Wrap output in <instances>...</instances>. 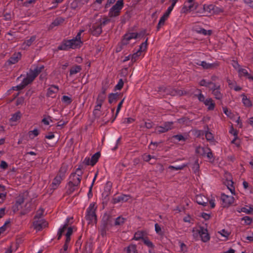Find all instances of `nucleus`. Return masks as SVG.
<instances>
[{
  "instance_id": "nucleus-62",
  "label": "nucleus",
  "mask_w": 253,
  "mask_h": 253,
  "mask_svg": "<svg viewBox=\"0 0 253 253\" xmlns=\"http://www.w3.org/2000/svg\"><path fill=\"white\" fill-rule=\"evenodd\" d=\"M134 120L131 118H125L124 119L123 123L128 124L132 123V122H134Z\"/></svg>"
},
{
  "instance_id": "nucleus-30",
  "label": "nucleus",
  "mask_w": 253,
  "mask_h": 253,
  "mask_svg": "<svg viewBox=\"0 0 253 253\" xmlns=\"http://www.w3.org/2000/svg\"><path fill=\"white\" fill-rule=\"evenodd\" d=\"M169 16L167 15V14H166L165 13H164V14L162 15V16L160 18V19L159 21V23L158 24L157 26V30H159L162 26H163L166 20L168 19L169 18Z\"/></svg>"
},
{
  "instance_id": "nucleus-21",
  "label": "nucleus",
  "mask_w": 253,
  "mask_h": 253,
  "mask_svg": "<svg viewBox=\"0 0 253 253\" xmlns=\"http://www.w3.org/2000/svg\"><path fill=\"white\" fill-rule=\"evenodd\" d=\"M111 227V225L108 222L102 224L100 228V233L102 236H104L107 234V231H108Z\"/></svg>"
},
{
  "instance_id": "nucleus-17",
  "label": "nucleus",
  "mask_w": 253,
  "mask_h": 253,
  "mask_svg": "<svg viewBox=\"0 0 253 253\" xmlns=\"http://www.w3.org/2000/svg\"><path fill=\"white\" fill-rule=\"evenodd\" d=\"M203 8L205 12L208 13H214L215 12L221 11V10L218 8L217 7H215L212 4L206 5L203 6Z\"/></svg>"
},
{
  "instance_id": "nucleus-32",
  "label": "nucleus",
  "mask_w": 253,
  "mask_h": 253,
  "mask_svg": "<svg viewBox=\"0 0 253 253\" xmlns=\"http://www.w3.org/2000/svg\"><path fill=\"white\" fill-rule=\"evenodd\" d=\"M106 98L105 91H103L99 94L96 101V103L102 104Z\"/></svg>"
},
{
  "instance_id": "nucleus-45",
  "label": "nucleus",
  "mask_w": 253,
  "mask_h": 253,
  "mask_svg": "<svg viewBox=\"0 0 253 253\" xmlns=\"http://www.w3.org/2000/svg\"><path fill=\"white\" fill-rule=\"evenodd\" d=\"M125 222V218L121 217L119 216L118 217L115 221V225H120L122 224H123Z\"/></svg>"
},
{
  "instance_id": "nucleus-64",
  "label": "nucleus",
  "mask_w": 253,
  "mask_h": 253,
  "mask_svg": "<svg viewBox=\"0 0 253 253\" xmlns=\"http://www.w3.org/2000/svg\"><path fill=\"white\" fill-rule=\"evenodd\" d=\"M211 208H214L215 207V200L214 199H211V200H209V202Z\"/></svg>"
},
{
  "instance_id": "nucleus-15",
  "label": "nucleus",
  "mask_w": 253,
  "mask_h": 253,
  "mask_svg": "<svg viewBox=\"0 0 253 253\" xmlns=\"http://www.w3.org/2000/svg\"><path fill=\"white\" fill-rule=\"evenodd\" d=\"M195 201L199 205L205 207L208 204L209 199L205 196L199 194L196 196Z\"/></svg>"
},
{
  "instance_id": "nucleus-41",
  "label": "nucleus",
  "mask_w": 253,
  "mask_h": 253,
  "mask_svg": "<svg viewBox=\"0 0 253 253\" xmlns=\"http://www.w3.org/2000/svg\"><path fill=\"white\" fill-rule=\"evenodd\" d=\"M100 156V154L99 152H96L90 158L92 166H94L97 163Z\"/></svg>"
},
{
  "instance_id": "nucleus-55",
  "label": "nucleus",
  "mask_w": 253,
  "mask_h": 253,
  "mask_svg": "<svg viewBox=\"0 0 253 253\" xmlns=\"http://www.w3.org/2000/svg\"><path fill=\"white\" fill-rule=\"evenodd\" d=\"M123 85L124 82L122 79H120L117 84L116 85L115 88L117 89L120 90L123 87Z\"/></svg>"
},
{
  "instance_id": "nucleus-29",
  "label": "nucleus",
  "mask_w": 253,
  "mask_h": 253,
  "mask_svg": "<svg viewBox=\"0 0 253 253\" xmlns=\"http://www.w3.org/2000/svg\"><path fill=\"white\" fill-rule=\"evenodd\" d=\"M64 21V19L62 17H57L50 24V28H53L55 26H57L63 23Z\"/></svg>"
},
{
  "instance_id": "nucleus-35",
  "label": "nucleus",
  "mask_w": 253,
  "mask_h": 253,
  "mask_svg": "<svg viewBox=\"0 0 253 253\" xmlns=\"http://www.w3.org/2000/svg\"><path fill=\"white\" fill-rule=\"evenodd\" d=\"M125 251L126 253H137L136 246L133 244H131L128 246Z\"/></svg>"
},
{
  "instance_id": "nucleus-28",
  "label": "nucleus",
  "mask_w": 253,
  "mask_h": 253,
  "mask_svg": "<svg viewBox=\"0 0 253 253\" xmlns=\"http://www.w3.org/2000/svg\"><path fill=\"white\" fill-rule=\"evenodd\" d=\"M208 150H210V149L208 147L199 146L196 148V152L199 155L204 156L206 155Z\"/></svg>"
},
{
  "instance_id": "nucleus-46",
  "label": "nucleus",
  "mask_w": 253,
  "mask_h": 253,
  "mask_svg": "<svg viewBox=\"0 0 253 253\" xmlns=\"http://www.w3.org/2000/svg\"><path fill=\"white\" fill-rule=\"evenodd\" d=\"M205 136L208 141H212L214 139L213 135L211 132L206 131Z\"/></svg>"
},
{
  "instance_id": "nucleus-51",
  "label": "nucleus",
  "mask_w": 253,
  "mask_h": 253,
  "mask_svg": "<svg viewBox=\"0 0 253 253\" xmlns=\"http://www.w3.org/2000/svg\"><path fill=\"white\" fill-rule=\"evenodd\" d=\"M198 32L200 34H202L204 35H210L211 34V31L209 30L207 31L206 30L204 29H200L199 31H198Z\"/></svg>"
},
{
  "instance_id": "nucleus-36",
  "label": "nucleus",
  "mask_w": 253,
  "mask_h": 253,
  "mask_svg": "<svg viewBox=\"0 0 253 253\" xmlns=\"http://www.w3.org/2000/svg\"><path fill=\"white\" fill-rule=\"evenodd\" d=\"M239 212H243L246 214L252 213L253 211V207L251 206L247 207H243L240 210L237 211Z\"/></svg>"
},
{
  "instance_id": "nucleus-33",
  "label": "nucleus",
  "mask_w": 253,
  "mask_h": 253,
  "mask_svg": "<svg viewBox=\"0 0 253 253\" xmlns=\"http://www.w3.org/2000/svg\"><path fill=\"white\" fill-rule=\"evenodd\" d=\"M213 84H214V83H213L211 81H208L205 79H203L199 82V84L201 86L209 87V89H210V88L211 87V85L212 86L213 85Z\"/></svg>"
},
{
  "instance_id": "nucleus-19",
  "label": "nucleus",
  "mask_w": 253,
  "mask_h": 253,
  "mask_svg": "<svg viewBox=\"0 0 253 253\" xmlns=\"http://www.w3.org/2000/svg\"><path fill=\"white\" fill-rule=\"evenodd\" d=\"M64 178L62 177L61 175H58L54 178L52 184L51 186L53 189H56L60 184L61 181L63 180Z\"/></svg>"
},
{
  "instance_id": "nucleus-61",
  "label": "nucleus",
  "mask_w": 253,
  "mask_h": 253,
  "mask_svg": "<svg viewBox=\"0 0 253 253\" xmlns=\"http://www.w3.org/2000/svg\"><path fill=\"white\" fill-rule=\"evenodd\" d=\"M155 230L157 234H162L161 228L160 226L158 223H156L155 224Z\"/></svg>"
},
{
  "instance_id": "nucleus-57",
  "label": "nucleus",
  "mask_w": 253,
  "mask_h": 253,
  "mask_svg": "<svg viewBox=\"0 0 253 253\" xmlns=\"http://www.w3.org/2000/svg\"><path fill=\"white\" fill-rule=\"evenodd\" d=\"M173 137L179 141L181 140L184 141L185 140L184 137L181 134H177L174 135Z\"/></svg>"
},
{
  "instance_id": "nucleus-12",
  "label": "nucleus",
  "mask_w": 253,
  "mask_h": 253,
  "mask_svg": "<svg viewBox=\"0 0 253 253\" xmlns=\"http://www.w3.org/2000/svg\"><path fill=\"white\" fill-rule=\"evenodd\" d=\"M172 122H166L162 126H156L155 131L159 133L166 132L172 128Z\"/></svg>"
},
{
  "instance_id": "nucleus-14",
  "label": "nucleus",
  "mask_w": 253,
  "mask_h": 253,
  "mask_svg": "<svg viewBox=\"0 0 253 253\" xmlns=\"http://www.w3.org/2000/svg\"><path fill=\"white\" fill-rule=\"evenodd\" d=\"M89 32L93 36H98L100 35L102 32V27L96 22L93 24L92 27L90 28Z\"/></svg>"
},
{
  "instance_id": "nucleus-63",
  "label": "nucleus",
  "mask_w": 253,
  "mask_h": 253,
  "mask_svg": "<svg viewBox=\"0 0 253 253\" xmlns=\"http://www.w3.org/2000/svg\"><path fill=\"white\" fill-rule=\"evenodd\" d=\"M206 154L207 155V158L210 160H211L213 158V154L210 149V150L207 151Z\"/></svg>"
},
{
  "instance_id": "nucleus-31",
  "label": "nucleus",
  "mask_w": 253,
  "mask_h": 253,
  "mask_svg": "<svg viewBox=\"0 0 253 253\" xmlns=\"http://www.w3.org/2000/svg\"><path fill=\"white\" fill-rule=\"evenodd\" d=\"M35 36L31 37L29 39L25 41L22 45V48L24 49H26L28 47L31 45L33 42L35 40Z\"/></svg>"
},
{
  "instance_id": "nucleus-10",
  "label": "nucleus",
  "mask_w": 253,
  "mask_h": 253,
  "mask_svg": "<svg viewBox=\"0 0 253 253\" xmlns=\"http://www.w3.org/2000/svg\"><path fill=\"white\" fill-rule=\"evenodd\" d=\"M142 34L137 33H129L126 34L122 40V43L123 45H126L129 43V42L132 39H136L141 37Z\"/></svg>"
},
{
  "instance_id": "nucleus-9",
  "label": "nucleus",
  "mask_w": 253,
  "mask_h": 253,
  "mask_svg": "<svg viewBox=\"0 0 253 253\" xmlns=\"http://www.w3.org/2000/svg\"><path fill=\"white\" fill-rule=\"evenodd\" d=\"M28 196V192L27 191L25 192L22 194V195H19L18 196V199H17V211L21 210L20 212V213L22 215H24L26 214L28 211L29 210L28 209H25L22 210V206H21V204L23 202L24 200L26 197Z\"/></svg>"
},
{
  "instance_id": "nucleus-5",
  "label": "nucleus",
  "mask_w": 253,
  "mask_h": 253,
  "mask_svg": "<svg viewBox=\"0 0 253 253\" xmlns=\"http://www.w3.org/2000/svg\"><path fill=\"white\" fill-rule=\"evenodd\" d=\"M123 5V0H118L115 4L110 8L108 13L109 17L112 18L119 16Z\"/></svg>"
},
{
  "instance_id": "nucleus-13",
  "label": "nucleus",
  "mask_w": 253,
  "mask_h": 253,
  "mask_svg": "<svg viewBox=\"0 0 253 253\" xmlns=\"http://www.w3.org/2000/svg\"><path fill=\"white\" fill-rule=\"evenodd\" d=\"M210 89L211 91V93L215 99L220 100L222 98L223 95L220 91V85L219 84H213Z\"/></svg>"
},
{
  "instance_id": "nucleus-23",
  "label": "nucleus",
  "mask_w": 253,
  "mask_h": 253,
  "mask_svg": "<svg viewBox=\"0 0 253 253\" xmlns=\"http://www.w3.org/2000/svg\"><path fill=\"white\" fill-rule=\"evenodd\" d=\"M204 104L208 107L209 110H213L215 107V103L211 98H207Z\"/></svg>"
},
{
  "instance_id": "nucleus-40",
  "label": "nucleus",
  "mask_w": 253,
  "mask_h": 253,
  "mask_svg": "<svg viewBox=\"0 0 253 253\" xmlns=\"http://www.w3.org/2000/svg\"><path fill=\"white\" fill-rule=\"evenodd\" d=\"M67 169H68V166L65 164H63L59 170V173H58V175L61 174V176H62V177L64 178L65 176V174L66 173V171H67Z\"/></svg>"
},
{
  "instance_id": "nucleus-34",
  "label": "nucleus",
  "mask_w": 253,
  "mask_h": 253,
  "mask_svg": "<svg viewBox=\"0 0 253 253\" xmlns=\"http://www.w3.org/2000/svg\"><path fill=\"white\" fill-rule=\"evenodd\" d=\"M82 70V67L80 65H76L71 68L70 71V75L72 76L79 73Z\"/></svg>"
},
{
  "instance_id": "nucleus-8",
  "label": "nucleus",
  "mask_w": 253,
  "mask_h": 253,
  "mask_svg": "<svg viewBox=\"0 0 253 253\" xmlns=\"http://www.w3.org/2000/svg\"><path fill=\"white\" fill-rule=\"evenodd\" d=\"M233 66L237 70L240 78L245 77L250 81H253V75L249 73L247 69L241 67L237 63Z\"/></svg>"
},
{
  "instance_id": "nucleus-20",
  "label": "nucleus",
  "mask_w": 253,
  "mask_h": 253,
  "mask_svg": "<svg viewBox=\"0 0 253 253\" xmlns=\"http://www.w3.org/2000/svg\"><path fill=\"white\" fill-rule=\"evenodd\" d=\"M146 237V233L144 231H138L135 233L133 238L132 239L135 240L136 241H139L140 240H143Z\"/></svg>"
},
{
  "instance_id": "nucleus-27",
  "label": "nucleus",
  "mask_w": 253,
  "mask_h": 253,
  "mask_svg": "<svg viewBox=\"0 0 253 253\" xmlns=\"http://www.w3.org/2000/svg\"><path fill=\"white\" fill-rule=\"evenodd\" d=\"M242 97V103L244 105V106L246 107H251L252 106V103L250 99L245 95V94H242L241 95Z\"/></svg>"
},
{
  "instance_id": "nucleus-18",
  "label": "nucleus",
  "mask_w": 253,
  "mask_h": 253,
  "mask_svg": "<svg viewBox=\"0 0 253 253\" xmlns=\"http://www.w3.org/2000/svg\"><path fill=\"white\" fill-rule=\"evenodd\" d=\"M59 88L57 86L51 85L47 90V95L48 96L53 98L55 97L56 93L58 91Z\"/></svg>"
},
{
  "instance_id": "nucleus-54",
  "label": "nucleus",
  "mask_w": 253,
  "mask_h": 253,
  "mask_svg": "<svg viewBox=\"0 0 253 253\" xmlns=\"http://www.w3.org/2000/svg\"><path fill=\"white\" fill-rule=\"evenodd\" d=\"M15 55V53H14L13 54V56L12 57H11L7 61V63L9 65L10 64H14L16 63V57H14Z\"/></svg>"
},
{
  "instance_id": "nucleus-48",
  "label": "nucleus",
  "mask_w": 253,
  "mask_h": 253,
  "mask_svg": "<svg viewBox=\"0 0 253 253\" xmlns=\"http://www.w3.org/2000/svg\"><path fill=\"white\" fill-rule=\"evenodd\" d=\"M143 160L146 162H149L152 159H155L154 156H152L149 154H144L142 156Z\"/></svg>"
},
{
  "instance_id": "nucleus-39",
  "label": "nucleus",
  "mask_w": 253,
  "mask_h": 253,
  "mask_svg": "<svg viewBox=\"0 0 253 253\" xmlns=\"http://www.w3.org/2000/svg\"><path fill=\"white\" fill-rule=\"evenodd\" d=\"M197 65H200L204 69H210L213 67V64L207 63L206 61H201L196 63Z\"/></svg>"
},
{
  "instance_id": "nucleus-60",
  "label": "nucleus",
  "mask_w": 253,
  "mask_h": 253,
  "mask_svg": "<svg viewBox=\"0 0 253 253\" xmlns=\"http://www.w3.org/2000/svg\"><path fill=\"white\" fill-rule=\"evenodd\" d=\"M197 97L200 101L202 102L203 103H204L205 102V100H206V98H205V96L201 93H199L197 95Z\"/></svg>"
},
{
  "instance_id": "nucleus-3",
  "label": "nucleus",
  "mask_w": 253,
  "mask_h": 253,
  "mask_svg": "<svg viewBox=\"0 0 253 253\" xmlns=\"http://www.w3.org/2000/svg\"><path fill=\"white\" fill-rule=\"evenodd\" d=\"M96 209L97 207L95 206V204L91 203L86 209L85 219L88 221V224L96 222L97 218L95 213Z\"/></svg>"
},
{
  "instance_id": "nucleus-42",
  "label": "nucleus",
  "mask_w": 253,
  "mask_h": 253,
  "mask_svg": "<svg viewBox=\"0 0 253 253\" xmlns=\"http://www.w3.org/2000/svg\"><path fill=\"white\" fill-rule=\"evenodd\" d=\"M143 243L146 245L148 247L153 249L154 247V245L153 243L151 242L147 237H146L144 239H143Z\"/></svg>"
},
{
  "instance_id": "nucleus-24",
  "label": "nucleus",
  "mask_w": 253,
  "mask_h": 253,
  "mask_svg": "<svg viewBox=\"0 0 253 253\" xmlns=\"http://www.w3.org/2000/svg\"><path fill=\"white\" fill-rule=\"evenodd\" d=\"M101 104L96 103L94 109L93 111V115L95 118H99L100 117L101 113L100 110L102 106Z\"/></svg>"
},
{
  "instance_id": "nucleus-22",
  "label": "nucleus",
  "mask_w": 253,
  "mask_h": 253,
  "mask_svg": "<svg viewBox=\"0 0 253 253\" xmlns=\"http://www.w3.org/2000/svg\"><path fill=\"white\" fill-rule=\"evenodd\" d=\"M78 185L68 182L67 185V193L68 194H71L78 188Z\"/></svg>"
},
{
  "instance_id": "nucleus-49",
  "label": "nucleus",
  "mask_w": 253,
  "mask_h": 253,
  "mask_svg": "<svg viewBox=\"0 0 253 253\" xmlns=\"http://www.w3.org/2000/svg\"><path fill=\"white\" fill-rule=\"evenodd\" d=\"M185 166H186V165L177 166H176V167L173 166H169V169H171L175 170H178L182 169Z\"/></svg>"
},
{
  "instance_id": "nucleus-52",
  "label": "nucleus",
  "mask_w": 253,
  "mask_h": 253,
  "mask_svg": "<svg viewBox=\"0 0 253 253\" xmlns=\"http://www.w3.org/2000/svg\"><path fill=\"white\" fill-rule=\"evenodd\" d=\"M110 21V20L108 18H104L103 19V21H97V22L101 25L102 27V26H105L106 24L108 23Z\"/></svg>"
},
{
  "instance_id": "nucleus-4",
  "label": "nucleus",
  "mask_w": 253,
  "mask_h": 253,
  "mask_svg": "<svg viewBox=\"0 0 253 253\" xmlns=\"http://www.w3.org/2000/svg\"><path fill=\"white\" fill-rule=\"evenodd\" d=\"M147 40L148 39H147L146 41L139 46L138 50L131 54V62L132 63H134L144 57V52L147 48Z\"/></svg>"
},
{
  "instance_id": "nucleus-7",
  "label": "nucleus",
  "mask_w": 253,
  "mask_h": 253,
  "mask_svg": "<svg viewBox=\"0 0 253 253\" xmlns=\"http://www.w3.org/2000/svg\"><path fill=\"white\" fill-rule=\"evenodd\" d=\"M42 211H39L37 214L35 216V218H38L37 220L34 221L33 222V225L34 228L37 231H40L43 228H45L47 225V222L43 219H40V215L42 214Z\"/></svg>"
},
{
  "instance_id": "nucleus-50",
  "label": "nucleus",
  "mask_w": 253,
  "mask_h": 253,
  "mask_svg": "<svg viewBox=\"0 0 253 253\" xmlns=\"http://www.w3.org/2000/svg\"><path fill=\"white\" fill-rule=\"evenodd\" d=\"M192 169L195 173H196L197 171H198L199 169V165L198 164V160H196L194 164H193Z\"/></svg>"
},
{
  "instance_id": "nucleus-44",
  "label": "nucleus",
  "mask_w": 253,
  "mask_h": 253,
  "mask_svg": "<svg viewBox=\"0 0 253 253\" xmlns=\"http://www.w3.org/2000/svg\"><path fill=\"white\" fill-rule=\"evenodd\" d=\"M218 233L220 234L221 235V236L225 238L224 240L228 239V237L230 235V233L228 231H226L225 229H222L220 231H219Z\"/></svg>"
},
{
  "instance_id": "nucleus-43",
  "label": "nucleus",
  "mask_w": 253,
  "mask_h": 253,
  "mask_svg": "<svg viewBox=\"0 0 253 253\" xmlns=\"http://www.w3.org/2000/svg\"><path fill=\"white\" fill-rule=\"evenodd\" d=\"M61 100L63 103H64L67 105L70 104L72 101V98L71 97H69L68 96H66V95L63 96Z\"/></svg>"
},
{
  "instance_id": "nucleus-56",
  "label": "nucleus",
  "mask_w": 253,
  "mask_h": 253,
  "mask_svg": "<svg viewBox=\"0 0 253 253\" xmlns=\"http://www.w3.org/2000/svg\"><path fill=\"white\" fill-rule=\"evenodd\" d=\"M83 164H84L85 165H91L92 166V162L91 161V159L89 157H86L83 162Z\"/></svg>"
},
{
  "instance_id": "nucleus-59",
  "label": "nucleus",
  "mask_w": 253,
  "mask_h": 253,
  "mask_svg": "<svg viewBox=\"0 0 253 253\" xmlns=\"http://www.w3.org/2000/svg\"><path fill=\"white\" fill-rule=\"evenodd\" d=\"M180 247L181 252L183 253H185L187 252V246L184 243H180Z\"/></svg>"
},
{
  "instance_id": "nucleus-1",
  "label": "nucleus",
  "mask_w": 253,
  "mask_h": 253,
  "mask_svg": "<svg viewBox=\"0 0 253 253\" xmlns=\"http://www.w3.org/2000/svg\"><path fill=\"white\" fill-rule=\"evenodd\" d=\"M84 31L81 30L75 38L70 40L64 41L62 43L58 46V49L61 50H67L69 49H75L81 47L82 42L81 40V34Z\"/></svg>"
},
{
  "instance_id": "nucleus-6",
  "label": "nucleus",
  "mask_w": 253,
  "mask_h": 253,
  "mask_svg": "<svg viewBox=\"0 0 253 253\" xmlns=\"http://www.w3.org/2000/svg\"><path fill=\"white\" fill-rule=\"evenodd\" d=\"M83 171L82 168L79 167L75 172L71 173L69 177V182L79 185L82 177Z\"/></svg>"
},
{
  "instance_id": "nucleus-2",
  "label": "nucleus",
  "mask_w": 253,
  "mask_h": 253,
  "mask_svg": "<svg viewBox=\"0 0 253 253\" xmlns=\"http://www.w3.org/2000/svg\"><path fill=\"white\" fill-rule=\"evenodd\" d=\"M43 68L44 66L42 65L35 67L34 70H31L27 73V76L22 80L21 83L17 85V90L21 89L32 83L35 78L42 71Z\"/></svg>"
},
{
  "instance_id": "nucleus-37",
  "label": "nucleus",
  "mask_w": 253,
  "mask_h": 253,
  "mask_svg": "<svg viewBox=\"0 0 253 253\" xmlns=\"http://www.w3.org/2000/svg\"><path fill=\"white\" fill-rule=\"evenodd\" d=\"M124 100H125V98H123L121 101L118 104V106H117V110H116V114L114 116H113L112 117V120H111V123H113L115 120L116 119V118H117L120 111L121 110V108L122 107V105H123V102L124 101Z\"/></svg>"
},
{
  "instance_id": "nucleus-11",
  "label": "nucleus",
  "mask_w": 253,
  "mask_h": 253,
  "mask_svg": "<svg viewBox=\"0 0 253 253\" xmlns=\"http://www.w3.org/2000/svg\"><path fill=\"white\" fill-rule=\"evenodd\" d=\"M193 231L199 234V236L203 242H207L209 241L210 237L207 229L204 227H200L199 229L193 228Z\"/></svg>"
},
{
  "instance_id": "nucleus-25",
  "label": "nucleus",
  "mask_w": 253,
  "mask_h": 253,
  "mask_svg": "<svg viewBox=\"0 0 253 253\" xmlns=\"http://www.w3.org/2000/svg\"><path fill=\"white\" fill-rule=\"evenodd\" d=\"M69 218H67L66 219V223L61 226L58 230L57 236H58V239H60L61 237L62 236V235L63 233L65 231V230L66 229L67 227L68 226V224L69 221Z\"/></svg>"
},
{
  "instance_id": "nucleus-47",
  "label": "nucleus",
  "mask_w": 253,
  "mask_h": 253,
  "mask_svg": "<svg viewBox=\"0 0 253 253\" xmlns=\"http://www.w3.org/2000/svg\"><path fill=\"white\" fill-rule=\"evenodd\" d=\"M242 220L245 221V223L247 225H250L252 223L253 219L248 216H245L242 218Z\"/></svg>"
},
{
  "instance_id": "nucleus-38",
  "label": "nucleus",
  "mask_w": 253,
  "mask_h": 253,
  "mask_svg": "<svg viewBox=\"0 0 253 253\" xmlns=\"http://www.w3.org/2000/svg\"><path fill=\"white\" fill-rule=\"evenodd\" d=\"M16 37V33L14 31H10L5 35V38L8 40L13 41Z\"/></svg>"
},
{
  "instance_id": "nucleus-53",
  "label": "nucleus",
  "mask_w": 253,
  "mask_h": 253,
  "mask_svg": "<svg viewBox=\"0 0 253 253\" xmlns=\"http://www.w3.org/2000/svg\"><path fill=\"white\" fill-rule=\"evenodd\" d=\"M228 185L227 187L232 194H234V188L233 186V182L232 181H230L228 182Z\"/></svg>"
},
{
  "instance_id": "nucleus-26",
  "label": "nucleus",
  "mask_w": 253,
  "mask_h": 253,
  "mask_svg": "<svg viewBox=\"0 0 253 253\" xmlns=\"http://www.w3.org/2000/svg\"><path fill=\"white\" fill-rule=\"evenodd\" d=\"M120 94L118 93H111L108 95V102L111 104L116 102L119 99Z\"/></svg>"
},
{
  "instance_id": "nucleus-58",
  "label": "nucleus",
  "mask_w": 253,
  "mask_h": 253,
  "mask_svg": "<svg viewBox=\"0 0 253 253\" xmlns=\"http://www.w3.org/2000/svg\"><path fill=\"white\" fill-rule=\"evenodd\" d=\"M120 197L122 202H126L130 198V196L127 195H122Z\"/></svg>"
},
{
  "instance_id": "nucleus-16",
  "label": "nucleus",
  "mask_w": 253,
  "mask_h": 253,
  "mask_svg": "<svg viewBox=\"0 0 253 253\" xmlns=\"http://www.w3.org/2000/svg\"><path fill=\"white\" fill-rule=\"evenodd\" d=\"M221 199L224 206H228L234 202V198L233 196L227 195L224 193L221 194Z\"/></svg>"
}]
</instances>
